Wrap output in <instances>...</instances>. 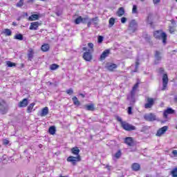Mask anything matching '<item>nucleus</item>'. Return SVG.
Masks as SVG:
<instances>
[{
  "instance_id": "obj_1",
  "label": "nucleus",
  "mask_w": 177,
  "mask_h": 177,
  "mask_svg": "<svg viewBox=\"0 0 177 177\" xmlns=\"http://www.w3.org/2000/svg\"><path fill=\"white\" fill-rule=\"evenodd\" d=\"M153 37L156 39H162L163 44H167V33L162 32V30H156L153 33Z\"/></svg>"
},
{
  "instance_id": "obj_2",
  "label": "nucleus",
  "mask_w": 177,
  "mask_h": 177,
  "mask_svg": "<svg viewBox=\"0 0 177 177\" xmlns=\"http://www.w3.org/2000/svg\"><path fill=\"white\" fill-rule=\"evenodd\" d=\"M136 30H138V23L135 19H133L129 22L128 31L129 34H133Z\"/></svg>"
},
{
  "instance_id": "obj_3",
  "label": "nucleus",
  "mask_w": 177,
  "mask_h": 177,
  "mask_svg": "<svg viewBox=\"0 0 177 177\" xmlns=\"http://www.w3.org/2000/svg\"><path fill=\"white\" fill-rule=\"evenodd\" d=\"M66 161L68 162H71L72 165H77V162H79V161H81V156H78L76 157L70 156L67 158Z\"/></svg>"
},
{
  "instance_id": "obj_4",
  "label": "nucleus",
  "mask_w": 177,
  "mask_h": 177,
  "mask_svg": "<svg viewBox=\"0 0 177 177\" xmlns=\"http://www.w3.org/2000/svg\"><path fill=\"white\" fill-rule=\"evenodd\" d=\"M0 113L1 114L8 113V104L3 100H0Z\"/></svg>"
},
{
  "instance_id": "obj_5",
  "label": "nucleus",
  "mask_w": 177,
  "mask_h": 177,
  "mask_svg": "<svg viewBox=\"0 0 177 177\" xmlns=\"http://www.w3.org/2000/svg\"><path fill=\"white\" fill-rule=\"evenodd\" d=\"M122 128L124 129V131H135L136 129V127L135 126H133L132 124H129L127 122H122L121 124Z\"/></svg>"
},
{
  "instance_id": "obj_6",
  "label": "nucleus",
  "mask_w": 177,
  "mask_h": 177,
  "mask_svg": "<svg viewBox=\"0 0 177 177\" xmlns=\"http://www.w3.org/2000/svg\"><path fill=\"white\" fill-rule=\"evenodd\" d=\"M144 118L146 121L153 122L156 121L157 117L154 113H147L144 115Z\"/></svg>"
},
{
  "instance_id": "obj_7",
  "label": "nucleus",
  "mask_w": 177,
  "mask_h": 177,
  "mask_svg": "<svg viewBox=\"0 0 177 177\" xmlns=\"http://www.w3.org/2000/svg\"><path fill=\"white\" fill-rule=\"evenodd\" d=\"M83 59H84L86 62H91L93 59L92 51L88 50V51L85 52L83 54Z\"/></svg>"
},
{
  "instance_id": "obj_8",
  "label": "nucleus",
  "mask_w": 177,
  "mask_h": 177,
  "mask_svg": "<svg viewBox=\"0 0 177 177\" xmlns=\"http://www.w3.org/2000/svg\"><path fill=\"white\" fill-rule=\"evenodd\" d=\"M161 55V52L158 50L155 51V64H158L162 60V56Z\"/></svg>"
},
{
  "instance_id": "obj_9",
  "label": "nucleus",
  "mask_w": 177,
  "mask_h": 177,
  "mask_svg": "<svg viewBox=\"0 0 177 177\" xmlns=\"http://www.w3.org/2000/svg\"><path fill=\"white\" fill-rule=\"evenodd\" d=\"M168 75L167 74H164L162 76V91H165L167 89V86L168 85Z\"/></svg>"
},
{
  "instance_id": "obj_10",
  "label": "nucleus",
  "mask_w": 177,
  "mask_h": 177,
  "mask_svg": "<svg viewBox=\"0 0 177 177\" xmlns=\"http://www.w3.org/2000/svg\"><path fill=\"white\" fill-rule=\"evenodd\" d=\"M167 131H168V127L167 126L162 127V128L158 130L156 133V136H161V135H164V133H165Z\"/></svg>"
},
{
  "instance_id": "obj_11",
  "label": "nucleus",
  "mask_w": 177,
  "mask_h": 177,
  "mask_svg": "<svg viewBox=\"0 0 177 177\" xmlns=\"http://www.w3.org/2000/svg\"><path fill=\"white\" fill-rule=\"evenodd\" d=\"M154 104V100L153 98H147V102L145 104V109H151Z\"/></svg>"
},
{
  "instance_id": "obj_12",
  "label": "nucleus",
  "mask_w": 177,
  "mask_h": 177,
  "mask_svg": "<svg viewBox=\"0 0 177 177\" xmlns=\"http://www.w3.org/2000/svg\"><path fill=\"white\" fill-rule=\"evenodd\" d=\"M175 113V110L172 109V108H168L163 113L164 118H168V114H174Z\"/></svg>"
},
{
  "instance_id": "obj_13",
  "label": "nucleus",
  "mask_w": 177,
  "mask_h": 177,
  "mask_svg": "<svg viewBox=\"0 0 177 177\" xmlns=\"http://www.w3.org/2000/svg\"><path fill=\"white\" fill-rule=\"evenodd\" d=\"M38 27H39V22H38V21L32 22V23L30 24L29 30H38Z\"/></svg>"
},
{
  "instance_id": "obj_14",
  "label": "nucleus",
  "mask_w": 177,
  "mask_h": 177,
  "mask_svg": "<svg viewBox=\"0 0 177 177\" xmlns=\"http://www.w3.org/2000/svg\"><path fill=\"white\" fill-rule=\"evenodd\" d=\"M138 87H139V83H136L133 86L132 91L131 92V99H133V97H135V95L136 94V89H138Z\"/></svg>"
},
{
  "instance_id": "obj_15",
  "label": "nucleus",
  "mask_w": 177,
  "mask_h": 177,
  "mask_svg": "<svg viewBox=\"0 0 177 177\" xmlns=\"http://www.w3.org/2000/svg\"><path fill=\"white\" fill-rule=\"evenodd\" d=\"M49 114V109L48 106H46L42 109L41 111L40 112V117H45Z\"/></svg>"
},
{
  "instance_id": "obj_16",
  "label": "nucleus",
  "mask_w": 177,
  "mask_h": 177,
  "mask_svg": "<svg viewBox=\"0 0 177 177\" xmlns=\"http://www.w3.org/2000/svg\"><path fill=\"white\" fill-rule=\"evenodd\" d=\"M109 55H110V50H105L100 55V60H104V59H106Z\"/></svg>"
},
{
  "instance_id": "obj_17",
  "label": "nucleus",
  "mask_w": 177,
  "mask_h": 177,
  "mask_svg": "<svg viewBox=\"0 0 177 177\" xmlns=\"http://www.w3.org/2000/svg\"><path fill=\"white\" fill-rule=\"evenodd\" d=\"M118 67V66H117L115 64H110L107 65L106 68L109 71H114Z\"/></svg>"
},
{
  "instance_id": "obj_18",
  "label": "nucleus",
  "mask_w": 177,
  "mask_h": 177,
  "mask_svg": "<svg viewBox=\"0 0 177 177\" xmlns=\"http://www.w3.org/2000/svg\"><path fill=\"white\" fill-rule=\"evenodd\" d=\"M124 143L127 145V146H133V140L131 137H127L124 140Z\"/></svg>"
},
{
  "instance_id": "obj_19",
  "label": "nucleus",
  "mask_w": 177,
  "mask_h": 177,
  "mask_svg": "<svg viewBox=\"0 0 177 177\" xmlns=\"http://www.w3.org/2000/svg\"><path fill=\"white\" fill-rule=\"evenodd\" d=\"M28 104V100L27 98H24L22 101H21L19 104V107H27Z\"/></svg>"
},
{
  "instance_id": "obj_20",
  "label": "nucleus",
  "mask_w": 177,
  "mask_h": 177,
  "mask_svg": "<svg viewBox=\"0 0 177 177\" xmlns=\"http://www.w3.org/2000/svg\"><path fill=\"white\" fill-rule=\"evenodd\" d=\"M71 151L72 153V154H73L74 156H76V157H78V156H80V149L78 147H73L71 149Z\"/></svg>"
},
{
  "instance_id": "obj_21",
  "label": "nucleus",
  "mask_w": 177,
  "mask_h": 177,
  "mask_svg": "<svg viewBox=\"0 0 177 177\" xmlns=\"http://www.w3.org/2000/svg\"><path fill=\"white\" fill-rule=\"evenodd\" d=\"M33 57H34V50H32V48H30L28 53V60H30V62H31Z\"/></svg>"
},
{
  "instance_id": "obj_22",
  "label": "nucleus",
  "mask_w": 177,
  "mask_h": 177,
  "mask_svg": "<svg viewBox=\"0 0 177 177\" xmlns=\"http://www.w3.org/2000/svg\"><path fill=\"white\" fill-rule=\"evenodd\" d=\"M85 109L87 110V111H95V104H89L85 105Z\"/></svg>"
},
{
  "instance_id": "obj_23",
  "label": "nucleus",
  "mask_w": 177,
  "mask_h": 177,
  "mask_svg": "<svg viewBox=\"0 0 177 177\" xmlns=\"http://www.w3.org/2000/svg\"><path fill=\"white\" fill-rule=\"evenodd\" d=\"M131 168L133 171L138 172V171L140 170V165H139V163H133L131 165Z\"/></svg>"
},
{
  "instance_id": "obj_24",
  "label": "nucleus",
  "mask_w": 177,
  "mask_h": 177,
  "mask_svg": "<svg viewBox=\"0 0 177 177\" xmlns=\"http://www.w3.org/2000/svg\"><path fill=\"white\" fill-rule=\"evenodd\" d=\"M117 15L119 17H121L122 16H124V15H125V10L124 9L123 7H120L118 12H117Z\"/></svg>"
},
{
  "instance_id": "obj_25",
  "label": "nucleus",
  "mask_w": 177,
  "mask_h": 177,
  "mask_svg": "<svg viewBox=\"0 0 177 177\" xmlns=\"http://www.w3.org/2000/svg\"><path fill=\"white\" fill-rule=\"evenodd\" d=\"M38 19H39V15L37 14H33L29 17L30 21H34L35 20H38Z\"/></svg>"
},
{
  "instance_id": "obj_26",
  "label": "nucleus",
  "mask_w": 177,
  "mask_h": 177,
  "mask_svg": "<svg viewBox=\"0 0 177 177\" xmlns=\"http://www.w3.org/2000/svg\"><path fill=\"white\" fill-rule=\"evenodd\" d=\"M50 46H49L48 44H44L41 46V50L43 52H48L49 50Z\"/></svg>"
},
{
  "instance_id": "obj_27",
  "label": "nucleus",
  "mask_w": 177,
  "mask_h": 177,
  "mask_svg": "<svg viewBox=\"0 0 177 177\" xmlns=\"http://www.w3.org/2000/svg\"><path fill=\"white\" fill-rule=\"evenodd\" d=\"M3 34L6 35L7 37H10L12 35V30L10 29L6 28L3 30Z\"/></svg>"
},
{
  "instance_id": "obj_28",
  "label": "nucleus",
  "mask_w": 177,
  "mask_h": 177,
  "mask_svg": "<svg viewBox=\"0 0 177 177\" xmlns=\"http://www.w3.org/2000/svg\"><path fill=\"white\" fill-rule=\"evenodd\" d=\"M48 131L50 135H55L56 133V127L55 126L50 127Z\"/></svg>"
},
{
  "instance_id": "obj_29",
  "label": "nucleus",
  "mask_w": 177,
  "mask_h": 177,
  "mask_svg": "<svg viewBox=\"0 0 177 177\" xmlns=\"http://www.w3.org/2000/svg\"><path fill=\"white\" fill-rule=\"evenodd\" d=\"M109 28H111V27H113V26H114V24H115V19L113 17L110 18L109 20Z\"/></svg>"
},
{
  "instance_id": "obj_30",
  "label": "nucleus",
  "mask_w": 177,
  "mask_h": 177,
  "mask_svg": "<svg viewBox=\"0 0 177 177\" xmlns=\"http://www.w3.org/2000/svg\"><path fill=\"white\" fill-rule=\"evenodd\" d=\"M72 100H73V104H75V106H80L81 104V102H80V101L78 100V98H77L76 96L73 97L72 98Z\"/></svg>"
},
{
  "instance_id": "obj_31",
  "label": "nucleus",
  "mask_w": 177,
  "mask_h": 177,
  "mask_svg": "<svg viewBox=\"0 0 177 177\" xmlns=\"http://www.w3.org/2000/svg\"><path fill=\"white\" fill-rule=\"evenodd\" d=\"M35 106V103L32 102L31 103L27 109V113H32V109H34V106Z\"/></svg>"
},
{
  "instance_id": "obj_32",
  "label": "nucleus",
  "mask_w": 177,
  "mask_h": 177,
  "mask_svg": "<svg viewBox=\"0 0 177 177\" xmlns=\"http://www.w3.org/2000/svg\"><path fill=\"white\" fill-rule=\"evenodd\" d=\"M59 67H60L59 65H57V64H53L50 66V70H51V71H55V70H57V68H59Z\"/></svg>"
},
{
  "instance_id": "obj_33",
  "label": "nucleus",
  "mask_w": 177,
  "mask_h": 177,
  "mask_svg": "<svg viewBox=\"0 0 177 177\" xmlns=\"http://www.w3.org/2000/svg\"><path fill=\"white\" fill-rule=\"evenodd\" d=\"M98 21H99V18L97 17H95L91 19V22L94 26H97Z\"/></svg>"
},
{
  "instance_id": "obj_34",
  "label": "nucleus",
  "mask_w": 177,
  "mask_h": 177,
  "mask_svg": "<svg viewBox=\"0 0 177 177\" xmlns=\"http://www.w3.org/2000/svg\"><path fill=\"white\" fill-rule=\"evenodd\" d=\"M82 23V17L80 16L77 18L75 19V24H80Z\"/></svg>"
},
{
  "instance_id": "obj_35",
  "label": "nucleus",
  "mask_w": 177,
  "mask_h": 177,
  "mask_svg": "<svg viewBox=\"0 0 177 177\" xmlns=\"http://www.w3.org/2000/svg\"><path fill=\"white\" fill-rule=\"evenodd\" d=\"M15 39H18L19 41H23V35L17 34L14 37Z\"/></svg>"
},
{
  "instance_id": "obj_36",
  "label": "nucleus",
  "mask_w": 177,
  "mask_h": 177,
  "mask_svg": "<svg viewBox=\"0 0 177 177\" xmlns=\"http://www.w3.org/2000/svg\"><path fill=\"white\" fill-rule=\"evenodd\" d=\"M6 64L8 67H16V64L15 62H12L10 61H7Z\"/></svg>"
},
{
  "instance_id": "obj_37",
  "label": "nucleus",
  "mask_w": 177,
  "mask_h": 177,
  "mask_svg": "<svg viewBox=\"0 0 177 177\" xmlns=\"http://www.w3.org/2000/svg\"><path fill=\"white\" fill-rule=\"evenodd\" d=\"M171 175L173 177H177V167L172 169L171 171Z\"/></svg>"
},
{
  "instance_id": "obj_38",
  "label": "nucleus",
  "mask_w": 177,
  "mask_h": 177,
  "mask_svg": "<svg viewBox=\"0 0 177 177\" xmlns=\"http://www.w3.org/2000/svg\"><path fill=\"white\" fill-rule=\"evenodd\" d=\"M147 24H149L151 26H153V21L151 20V17L150 15L148 16L147 19Z\"/></svg>"
},
{
  "instance_id": "obj_39",
  "label": "nucleus",
  "mask_w": 177,
  "mask_h": 177,
  "mask_svg": "<svg viewBox=\"0 0 177 177\" xmlns=\"http://www.w3.org/2000/svg\"><path fill=\"white\" fill-rule=\"evenodd\" d=\"M122 153H121V150H118V151H117V153H115L114 157H115V158H120V157H121V155H122Z\"/></svg>"
},
{
  "instance_id": "obj_40",
  "label": "nucleus",
  "mask_w": 177,
  "mask_h": 177,
  "mask_svg": "<svg viewBox=\"0 0 177 177\" xmlns=\"http://www.w3.org/2000/svg\"><path fill=\"white\" fill-rule=\"evenodd\" d=\"M23 5H24V0H20V1L17 3V8H21V6H23Z\"/></svg>"
},
{
  "instance_id": "obj_41",
  "label": "nucleus",
  "mask_w": 177,
  "mask_h": 177,
  "mask_svg": "<svg viewBox=\"0 0 177 177\" xmlns=\"http://www.w3.org/2000/svg\"><path fill=\"white\" fill-rule=\"evenodd\" d=\"M132 13H133V14H136V13H138V6H137L136 5H133V6Z\"/></svg>"
},
{
  "instance_id": "obj_42",
  "label": "nucleus",
  "mask_w": 177,
  "mask_h": 177,
  "mask_svg": "<svg viewBox=\"0 0 177 177\" xmlns=\"http://www.w3.org/2000/svg\"><path fill=\"white\" fill-rule=\"evenodd\" d=\"M127 21H128V19H127V17H124L120 19V21L122 24H125V23H127Z\"/></svg>"
},
{
  "instance_id": "obj_43",
  "label": "nucleus",
  "mask_w": 177,
  "mask_h": 177,
  "mask_svg": "<svg viewBox=\"0 0 177 177\" xmlns=\"http://www.w3.org/2000/svg\"><path fill=\"white\" fill-rule=\"evenodd\" d=\"M66 93L68 94V95H73L74 93V91L73 90V88H69L68 90L66 91Z\"/></svg>"
},
{
  "instance_id": "obj_44",
  "label": "nucleus",
  "mask_w": 177,
  "mask_h": 177,
  "mask_svg": "<svg viewBox=\"0 0 177 177\" xmlns=\"http://www.w3.org/2000/svg\"><path fill=\"white\" fill-rule=\"evenodd\" d=\"M89 20V18L88 17H82V23H83V24H85L86 23V21H88Z\"/></svg>"
},
{
  "instance_id": "obj_45",
  "label": "nucleus",
  "mask_w": 177,
  "mask_h": 177,
  "mask_svg": "<svg viewBox=\"0 0 177 177\" xmlns=\"http://www.w3.org/2000/svg\"><path fill=\"white\" fill-rule=\"evenodd\" d=\"M169 31L170 34H174V32L175 31V28H174V26H169Z\"/></svg>"
},
{
  "instance_id": "obj_46",
  "label": "nucleus",
  "mask_w": 177,
  "mask_h": 177,
  "mask_svg": "<svg viewBox=\"0 0 177 177\" xmlns=\"http://www.w3.org/2000/svg\"><path fill=\"white\" fill-rule=\"evenodd\" d=\"M116 120H117V121L120 122L121 125H122V122H125L122 121V118H121V117H120V116H116Z\"/></svg>"
},
{
  "instance_id": "obj_47",
  "label": "nucleus",
  "mask_w": 177,
  "mask_h": 177,
  "mask_svg": "<svg viewBox=\"0 0 177 177\" xmlns=\"http://www.w3.org/2000/svg\"><path fill=\"white\" fill-rule=\"evenodd\" d=\"M88 46L91 48L90 52H93V44L92 43H88Z\"/></svg>"
},
{
  "instance_id": "obj_48",
  "label": "nucleus",
  "mask_w": 177,
  "mask_h": 177,
  "mask_svg": "<svg viewBox=\"0 0 177 177\" xmlns=\"http://www.w3.org/2000/svg\"><path fill=\"white\" fill-rule=\"evenodd\" d=\"M103 42V37L102 36H99L98 37V43L102 44Z\"/></svg>"
},
{
  "instance_id": "obj_49",
  "label": "nucleus",
  "mask_w": 177,
  "mask_h": 177,
  "mask_svg": "<svg viewBox=\"0 0 177 177\" xmlns=\"http://www.w3.org/2000/svg\"><path fill=\"white\" fill-rule=\"evenodd\" d=\"M128 114L129 115L132 114V106L128 107Z\"/></svg>"
},
{
  "instance_id": "obj_50",
  "label": "nucleus",
  "mask_w": 177,
  "mask_h": 177,
  "mask_svg": "<svg viewBox=\"0 0 177 177\" xmlns=\"http://www.w3.org/2000/svg\"><path fill=\"white\" fill-rule=\"evenodd\" d=\"M3 144L6 146V145H9V140L4 139L3 140Z\"/></svg>"
},
{
  "instance_id": "obj_51",
  "label": "nucleus",
  "mask_w": 177,
  "mask_h": 177,
  "mask_svg": "<svg viewBox=\"0 0 177 177\" xmlns=\"http://www.w3.org/2000/svg\"><path fill=\"white\" fill-rule=\"evenodd\" d=\"M92 19H90L88 23H87V27H91V26H92Z\"/></svg>"
},
{
  "instance_id": "obj_52",
  "label": "nucleus",
  "mask_w": 177,
  "mask_h": 177,
  "mask_svg": "<svg viewBox=\"0 0 177 177\" xmlns=\"http://www.w3.org/2000/svg\"><path fill=\"white\" fill-rule=\"evenodd\" d=\"M172 154H173L174 157H177V150H174L172 151Z\"/></svg>"
},
{
  "instance_id": "obj_53",
  "label": "nucleus",
  "mask_w": 177,
  "mask_h": 177,
  "mask_svg": "<svg viewBox=\"0 0 177 177\" xmlns=\"http://www.w3.org/2000/svg\"><path fill=\"white\" fill-rule=\"evenodd\" d=\"M161 0H153L154 5H157V3H160Z\"/></svg>"
},
{
  "instance_id": "obj_54",
  "label": "nucleus",
  "mask_w": 177,
  "mask_h": 177,
  "mask_svg": "<svg viewBox=\"0 0 177 177\" xmlns=\"http://www.w3.org/2000/svg\"><path fill=\"white\" fill-rule=\"evenodd\" d=\"M159 73H160V74H164V68H159Z\"/></svg>"
},
{
  "instance_id": "obj_55",
  "label": "nucleus",
  "mask_w": 177,
  "mask_h": 177,
  "mask_svg": "<svg viewBox=\"0 0 177 177\" xmlns=\"http://www.w3.org/2000/svg\"><path fill=\"white\" fill-rule=\"evenodd\" d=\"M139 67V59H137L136 62V68H138Z\"/></svg>"
},
{
  "instance_id": "obj_56",
  "label": "nucleus",
  "mask_w": 177,
  "mask_h": 177,
  "mask_svg": "<svg viewBox=\"0 0 177 177\" xmlns=\"http://www.w3.org/2000/svg\"><path fill=\"white\" fill-rule=\"evenodd\" d=\"M171 24H172L173 26H176V22L175 21V20L171 19Z\"/></svg>"
},
{
  "instance_id": "obj_57",
  "label": "nucleus",
  "mask_w": 177,
  "mask_h": 177,
  "mask_svg": "<svg viewBox=\"0 0 177 177\" xmlns=\"http://www.w3.org/2000/svg\"><path fill=\"white\" fill-rule=\"evenodd\" d=\"M57 16H62V11H59V12H56Z\"/></svg>"
},
{
  "instance_id": "obj_58",
  "label": "nucleus",
  "mask_w": 177,
  "mask_h": 177,
  "mask_svg": "<svg viewBox=\"0 0 177 177\" xmlns=\"http://www.w3.org/2000/svg\"><path fill=\"white\" fill-rule=\"evenodd\" d=\"M80 96H82V97H85V95L82 94V93H80Z\"/></svg>"
},
{
  "instance_id": "obj_59",
  "label": "nucleus",
  "mask_w": 177,
  "mask_h": 177,
  "mask_svg": "<svg viewBox=\"0 0 177 177\" xmlns=\"http://www.w3.org/2000/svg\"><path fill=\"white\" fill-rule=\"evenodd\" d=\"M12 26H17V24H16V22H12Z\"/></svg>"
},
{
  "instance_id": "obj_60",
  "label": "nucleus",
  "mask_w": 177,
  "mask_h": 177,
  "mask_svg": "<svg viewBox=\"0 0 177 177\" xmlns=\"http://www.w3.org/2000/svg\"><path fill=\"white\" fill-rule=\"evenodd\" d=\"M39 149H42L43 145H39Z\"/></svg>"
},
{
  "instance_id": "obj_61",
  "label": "nucleus",
  "mask_w": 177,
  "mask_h": 177,
  "mask_svg": "<svg viewBox=\"0 0 177 177\" xmlns=\"http://www.w3.org/2000/svg\"><path fill=\"white\" fill-rule=\"evenodd\" d=\"M83 50H87L86 47H84V48H83Z\"/></svg>"
},
{
  "instance_id": "obj_62",
  "label": "nucleus",
  "mask_w": 177,
  "mask_h": 177,
  "mask_svg": "<svg viewBox=\"0 0 177 177\" xmlns=\"http://www.w3.org/2000/svg\"><path fill=\"white\" fill-rule=\"evenodd\" d=\"M174 100H175V102H177V96H176V97H174Z\"/></svg>"
},
{
  "instance_id": "obj_63",
  "label": "nucleus",
  "mask_w": 177,
  "mask_h": 177,
  "mask_svg": "<svg viewBox=\"0 0 177 177\" xmlns=\"http://www.w3.org/2000/svg\"><path fill=\"white\" fill-rule=\"evenodd\" d=\"M141 1V2H145V1H146V0H140Z\"/></svg>"
},
{
  "instance_id": "obj_64",
  "label": "nucleus",
  "mask_w": 177,
  "mask_h": 177,
  "mask_svg": "<svg viewBox=\"0 0 177 177\" xmlns=\"http://www.w3.org/2000/svg\"><path fill=\"white\" fill-rule=\"evenodd\" d=\"M17 20H18V21L20 20V18H18Z\"/></svg>"
}]
</instances>
